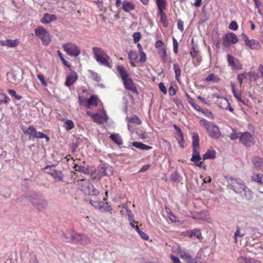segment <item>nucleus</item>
<instances>
[{"instance_id": "423d86ee", "label": "nucleus", "mask_w": 263, "mask_h": 263, "mask_svg": "<svg viewBox=\"0 0 263 263\" xmlns=\"http://www.w3.org/2000/svg\"><path fill=\"white\" fill-rule=\"evenodd\" d=\"M199 124L206 129L210 137L215 139L220 137V132L217 125L204 119L200 120Z\"/></svg>"}, {"instance_id": "412c9836", "label": "nucleus", "mask_w": 263, "mask_h": 263, "mask_svg": "<svg viewBox=\"0 0 263 263\" xmlns=\"http://www.w3.org/2000/svg\"><path fill=\"white\" fill-rule=\"evenodd\" d=\"M240 194L243 198L247 200H251L253 197V194L252 192L246 186L243 189L242 193Z\"/></svg>"}, {"instance_id": "de8ad7c7", "label": "nucleus", "mask_w": 263, "mask_h": 263, "mask_svg": "<svg viewBox=\"0 0 263 263\" xmlns=\"http://www.w3.org/2000/svg\"><path fill=\"white\" fill-rule=\"evenodd\" d=\"M9 100V98L5 94L0 92V104H7Z\"/></svg>"}, {"instance_id": "6e6552de", "label": "nucleus", "mask_w": 263, "mask_h": 263, "mask_svg": "<svg viewBox=\"0 0 263 263\" xmlns=\"http://www.w3.org/2000/svg\"><path fill=\"white\" fill-rule=\"evenodd\" d=\"M230 188L237 194H241L243 189L246 185L239 178H235L232 177H225Z\"/></svg>"}, {"instance_id": "20e7f679", "label": "nucleus", "mask_w": 263, "mask_h": 263, "mask_svg": "<svg viewBox=\"0 0 263 263\" xmlns=\"http://www.w3.org/2000/svg\"><path fill=\"white\" fill-rule=\"evenodd\" d=\"M26 198L39 211L44 210L47 206V200L39 193H32Z\"/></svg>"}, {"instance_id": "7ed1b4c3", "label": "nucleus", "mask_w": 263, "mask_h": 263, "mask_svg": "<svg viewBox=\"0 0 263 263\" xmlns=\"http://www.w3.org/2000/svg\"><path fill=\"white\" fill-rule=\"evenodd\" d=\"M62 239L64 242L82 245H86L90 242V239L87 236L78 233L72 230L63 233L62 235Z\"/></svg>"}, {"instance_id": "4be33fe9", "label": "nucleus", "mask_w": 263, "mask_h": 263, "mask_svg": "<svg viewBox=\"0 0 263 263\" xmlns=\"http://www.w3.org/2000/svg\"><path fill=\"white\" fill-rule=\"evenodd\" d=\"M122 9L125 12H128L135 9V5L132 2L124 1L122 3Z\"/></svg>"}, {"instance_id": "1a4fd4ad", "label": "nucleus", "mask_w": 263, "mask_h": 263, "mask_svg": "<svg viewBox=\"0 0 263 263\" xmlns=\"http://www.w3.org/2000/svg\"><path fill=\"white\" fill-rule=\"evenodd\" d=\"M193 154L191 160L195 163L198 162L201 159L199 152V137L197 133L194 134L192 136Z\"/></svg>"}, {"instance_id": "2f4dec72", "label": "nucleus", "mask_w": 263, "mask_h": 263, "mask_svg": "<svg viewBox=\"0 0 263 263\" xmlns=\"http://www.w3.org/2000/svg\"><path fill=\"white\" fill-rule=\"evenodd\" d=\"M239 263H260L259 261L254 258H247L240 256L238 258Z\"/></svg>"}, {"instance_id": "393cba45", "label": "nucleus", "mask_w": 263, "mask_h": 263, "mask_svg": "<svg viewBox=\"0 0 263 263\" xmlns=\"http://www.w3.org/2000/svg\"><path fill=\"white\" fill-rule=\"evenodd\" d=\"M247 46L250 49L255 50H259L261 47L259 42L254 39L251 40Z\"/></svg>"}, {"instance_id": "4c0bfd02", "label": "nucleus", "mask_w": 263, "mask_h": 263, "mask_svg": "<svg viewBox=\"0 0 263 263\" xmlns=\"http://www.w3.org/2000/svg\"><path fill=\"white\" fill-rule=\"evenodd\" d=\"M103 173L106 176H111L114 172V169L111 165H103L102 167Z\"/></svg>"}, {"instance_id": "8fccbe9b", "label": "nucleus", "mask_w": 263, "mask_h": 263, "mask_svg": "<svg viewBox=\"0 0 263 263\" xmlns=\"http://www.w3.org/2000/svg\"><path fill=\"white\" fill-rule=\"evenodd\" d=\"M65 124L66 126V129L67 130L72 129L74 126L73 121L71 120H66L65 122Z\"/></svg>"}, {"instance_id": "6ab92c4d", "label": "nucleus", "mask_w": 263, "mask_h": 263, "mask_svg": "<svg viewBox=\"0 0 263 263\" xmlns=\"http://www.w3.org/2000/svg\"><path fill=\"white\" fill-rule=\"evenodd\" d=\"M165 9L158 10V14L160 16V22L162 24L163 26L166 28L168 26V21L167 15L164 12Z\"/></svg>"}, {"instance_id": "0e129e2a", "label": "nucleus", "mask_w": 263, "mask_h": 263, "mask_svg": "<svg viewBox=\"0 0 263 263\" xmlns=\"http://www.w3.org/2000/svg\"><path fill=\"white\" fill-rule=\"evenodd\" d=\"M229 29L232 30H236L238 29V25L236 21H232L230 25Z\"/></svg>"}, {"instance_id": "dca6fc26", "label": "nucleus", "mask_w": 263, "mask_h": 263, "mask_svg": "<svg viewBox=\"0 0 263 263\" xmlns=\"http://www.w3.org/2000/svg\"><path fill=\"white\" fill-rule=\"evenodd\" d=\"M77 185L78 188L82 191L84 193H87V187L90 185V182L89 181L86 179H81L78 180L77 182Z\"/></svg>"}, {"instance_id": "2eb2a0df", "label": "nucleus", "mask_w": 263, "mask_h": 263, "mask_svg": "<svg viewBox=\"0 0 263 263\" xmlns=\"http://www.w3.org/2000/svg\"><path fill=\"white\" fill-rule=\"evenodd\" d=\"M253 137L249 132H245L241 134L239 137V141L246 146H250L253 143Z\"/></svg>"}, {"instance_id": "aec40b11", "label": "nucleus", "mask_w": 263, "mask_h": 263, "mask_svg": "<svg viewBox=\"0 0 263 263\" xmlns=\"http://www.w3.org/2000/svg\"><path fill=\"white\" fill-rule=\"evenodd\" d=\"M92 120L96 123L102 124L104 122H107V117L106 114H105L104 116H102L98 113H96L95 115H92Z\"/></svg>"}, {"instance_id": "a18cd8bd", "label": "nucleus", "mask_w": 263, "mask_h": 263, "mask_svg": "<svg viewBox=\"0 0 263 263\" xmlns=\"http://www.w3.org/2000/svg\"><path fill=\"white\" fill-rule=\"evenodd\" d=\"M34 138L45 139L47 142L49 141V138L41 132H36Z\"/></svg>"}, {"instance_id": "c85d7f7f", "label": "nucleus", "mask_w": 263, "mask_h": 263, "mask_svg": "<svg viewBox=\"0 0 263 263\" xmlns=\"http://www.w3.org/2000/svg\"><path fill=\"white\" fill-rule=\"evenodd\" d=\"M109 138L118 145H121L123 144L122 139L118 134H112L110 135Z\"/></svg>"}, {"instance_id": "c756f323", "label": "nucleus", "mask_w": 263, "mask_h": 263, "mask_svg": "<svg viewBox=\"0 0 263 263\" xmlns=\"http://www.w3.org/2000/svg\"><path fill=\"white\" fill-rule=\"evenodd\" d=\"M216 152L214 149L208 150L203 155V159H213L216 157Z\"/></svg>"}, {"instance_id": "f257e3e1", "label": "nucleus", "mask_w": 263, "mask_h": 263, "mask_svg": "<svg viewBox=\"0 0 263 263\" xmlns=\"http://www.w3.org/2000/svg\"><path fill=\"white\" fill-rule=\"evenodd\" d=\"M116 74L122 80L124 88L134 94H138L136 84L132 79L127 69L121 64H117L116 66Z\"/></svg>"}, {"instance_id": "c03bdc74", "label": "nucleus", "mask_w": 263, "mask_h": 263, "mask_svg": "<svg viewBox=\"0 0 263 263\" xmlns=\"http://www.w3.org/2000/svg\"><path fill=\"white\" fill-rule=\"evenodd\" d=\"M158 53L161 58L162 60L165 62L166 59V51L165 47L159 49L158 51Z\"/></svg>"}, {"instance_id": "bb28decb", "label": "nucleus", "mask_w": 263, "mask_h": 263, "mask_svg": "<svg viewBox=\"0 0 263 263\" xmlns=\"http://www.w3.org/2000/svg\"><path fill=\"white\" fill-rule=\"evenodd\" d=\"M231 85L234 96L236 98V99L238 102H240L243 104H245V102H243L241 98V93L240 91H236L235 85L233 83H231Z\"/></svg>"}, {"instance_id": "69168bd1", "label": "nucleus", "mask_w": 263, "mask_h": 263, "mask_svg": "<svg viewBox=\"0 0 263 263\" xmlns=\"http://www.w3.org/2000/svg\"><path fill=\"white\" fill-rule=\"evenodd\" d=\"M159 88L163 94L165 95L166 93L167 89L163 83L160 82L159 84Z\"/></svg>"}, {"instance_id": "f3484780", "label": "nucleus", "mask_w": 263, "mask_h": 263, "mask_svg": "<svg viewBox=\"0 0 263 263\" xmlns=\"http://www.w3.org/2000/svg\"><path fill=\"white\" fill-rule=\"evenodd\" d=\"M57 19V17L55 15L46 13L41 18L40 21L42 24H47L55 21Z\"/></svg>"}, {"instance_id": "9d476101", "label": "nucleus", "mask_w": 263, "mask_h": 263, "mask_svg": "<svg viewBox=\"0 0 263 263\" xmlns=\"http://www.w3.org/2000/svg\"><path fill=\"white\" fill-rule=\"evenodd\" d=\"M45 173L50 174L56 181H61L63 179V174L61 171L57 170L55 165H46L43 168Z\"/></svg>"}, {"instance_id": "c9c22d12", "label": "nucleus", "mask_w": 263, "mask_h": 263, "mask_svg": "<svg viewBox=\"0 0 263 263\" xmlns=\"http://www.w3.org/2000/svg\"><path fill=\"white\" fill-rule=\"evenodd\" d=\"M158 10L166 9L167 3L166 0H155Z\"/></svg>"}, {"instance_id": "9b49d317", "label": "nucleus", "mask_w": 263, "mask_h": 263, "mask_svg": "<svg viewBox=\"0 0 263 263\" xmlns=\"http://www.w3.org/2000/svg\"><path fill=\"white\" fill-rule=\"evenodd\" d=\"M62 47L63 50L71 56L77 57L80 53V49L75 44L69 42L64 44Z\"/></svg>"}, {"instance_id": "a211bd4d", "label": "nucleus", "mask_w": 263, "mask_h": 263, "mask_svg": "<svg viewBox=\"0 0 263 263\" xmlns=\"http://www.w3.org/2000/svg\"><path fill=\"white\" fill-rule=\"evenodd\" d=\"M22 130L25 135L28 136L29 139L34 138L36 130L33 126H30L27 128L23 127Z\"/></svg>"}, {"instance_id": "72a5a7b5", "label": "nucleus", "mask_w": 263, "mask_h": 263, "mask_svg": "<svg viewBox=\"0 0 263 263\" xmlns=\"http://www.w3.org/2000/svg\"><path fill=\"white\" fill-rule=\"evenodd\" d=\"M252 180L260 184H263V175L261 174H253L251 177Z\"/></svg>"}, {"instance_id": "473e14b6", "label": "nucleus", "mask_w": 263, "mask_h": 263, "mask_svg": "<svg viewBox=\"0 0 263 263\" xmlns=\"http://www.w3.org/2000/svg\"><path fill=\"white\" fill-rule=\"evenodd\" d=\"M78 79V76L77 74H74L73 75L68 76L65 82V85L67 86H70L77 81Z\"/></svg>"}, {"instance_id": "f8f14e48", "label": "nucleus", "mask_w": 263, "mask_h": 263, "mask_svg": "<svg viewBox=\"0 0 263 263\" xmlns=\"http://www.w3.org/2000/svg\"><path fill=\"white\" fill-rule=\"evenodd\" d=\"M238 42L237 35L233 32L226 33L222 37V45L225 47H229L231 44H236Z\"/></svg>"}, {"instance_id": "338daca9", "label": "nucleus", "mask_w": 263, "mask_h": 263, "mask_svg": "<svg viewBox=\"0 0 263 263\" xmlns=\"http://www.w3.org/2000/svg\"><path fill=\"white\" fill-rule=\"evenodd\" d=\"M137 233L139 234L140 237L143 239H144V240H147L148 239V235L146 233H145L144 232L142 231L141 230H140Z\"/></svg>"}, {"instance_id": "37998d69", "label": "nucleus", "mask_w": 263, "mask_h": 263, "mask_svg": "<svg viewBox=\"0 0 263 263\" xmlns=\"http://www.w3.org/2000/svg\"><path fill=\"white\" fill-rule=\"evenodd\" d=\"M205 81L207 82L213 81L218 82L220 81V79L214 73H211L206 77Z\"/></svg>"}, {"instance_id": "b1692460", "label": "nucleus", "mask_w": 263, "mask_h": 263, "mask_svg": "<svg viewBox=\"0 0 263 263\" xmlns=\"http://www.w3.org/2000/svg\"><path fill=\"white\" fill-rule=\"evenodd\" d=\"M138 58V53L136 51L131 50L128 55V58L130 61L132 66H135V63L137 62V60Z\"/></svg>"}, {"instance_id": "864d4df0", "label": "nucleus", "mask_w": 263, "mask_h": 263, "mask_svg": "<svg viewBox=\"0 0 263 263\" xmlns=\"http://www.w3.org/2000/svg\"><path fill=\"white\" fill-rule=\"evenodd\" d=\"M252 162L253 164H259L263 163V159L258 156H254L252 159Z\"/></svg>"}, {"instance_id": "5fc2aeb1", "label": "nucleus", "mask_w": 263, "mask_h": 263, "mask_svg": "<svg viewBox=\"0 0 263 263\" xmlns=\"http://www.w3.org/2000/svg\"><path fill=\"white\" fill-rule=\"evenodd\" d=\"M90 203L95 208L99 209V210L101 209V206L102 203V201H93L91 200H90Z\"/></svg>"}, {"instance_id": "0eeeda50", "label": "nucleus", "mask_w": 263, "mask_h": 263, "mask_svg": "<svg viewBox=\"0 0 263 263\" xmlns=\"http://www.w3.org/2000/svg\"><path fill=\"white\" fill-rule=\"evenodd\" d=\"M35 37L40 40L44 46L48 45L51 41V36L49 31L42 26H37L34 30Z\"/></svg>"}, {"instance_id": "a19ab883", "label": "nucleus", "mask_w": 263, "mask_h": 263, "mask_svg": "<svg viewBox=\"0 0 263 263\" xmlns=\"http://www.w3.org/2000/svg\"><path fill=\"white\" fill-rule=\"evenodd\" d=\"M174 69L175 73V77L177 81H179L181 76V70L179 64L175 63L174 64Z\"/></svg>"}, {"instance_id": "79ce46f5", "label": "nucleus", "mask_w": 263, "mask_h": 263, "mask_svg": "<svg viewBox=\"0 0 263 263\" xmlns=\"http://www.w3.org/2000/svg\"><path fill=\"white\" fill-rule=\"evenodd\" d=\"M245 74L250 77L249 79L250 81H256L259 79V73H256L254 71H249L245 73Z\"/></svg>"}, {"instance_id": "4d7b16f0", "label": "nucleus", "mask_w": 263, "mask_h": 263, "mask_svg": "<svg viewBox=\"0 0 263 263\" xmlns=\"http://www.w3.org/2000/svg\"><path fill=\"white\" fill-rule=\"evenodd\" d=\"M37 77L38 79L40 81L42 84L44 86H46L47 85V82L45 81V79L44 76L42 74H38L37 75Z\"/></svg>"}, {"instance_id": "cd10ccee", "label": "nucleus", "mask_w": 263, "mask_h": 263, "mask_svg": "<svg viewBox=\"0 0 263 263\" xmlns=\"http://www.w3.org/2000/svg\"><path fill=\"white\" fill-rule=\"evenodd\" d=\"M190 54L192 58H197V61L199 64L201 61V58L198 57L199 54V50L197 49V47L195 45H193L190 51Z\"/></svg>"}, {"instance_id": "a878e982", "label": "nucleus", "mask_w": 263, "mask_h": 263, "mask_svg": "<svg viewBox=\"0 0 263 263\" xmlns=\"http://www.w3.org/2000/svg\"><path fill=\"white\" fill-rule=\"evenodd\" d=\"M99 99L97 96H91L87 100V105L90 107L91 106H97Z\"/></svg>"}, {"instance_id": "7c9ffc66", "label": "nucleus", "mask_w": 263, "mask_h": 263, "mask_svg": "<svg viewBox=\"0 0 263 263\" xmlns=\"http://www.w3.org/2000/svg\"><path fill=\"white\" fill-rule=\"evenodd\" d=\"M87 193H84L86 195L90 196H96L100 194V192L98 190L94 187V186L90 183V185L87 187Z\"/></svg>"}, {"instance_id": "603ef678", "label": "nucleus", "mask_w": 263, "mask_h": 263, "mask_svg": "<svg viewBox=\"0 0 263 263\" xmlns=\"http://www.w3.org/2000/svg\"><path fill=\"white\" fill-rule=\"evenodd\" d=\"M129 121L131 123H136L138 125H140L142 123L141 120L137 116H133L132 117L130 118Z\"/></svg>"}, {"instance_id": "774afa93", "label": "nucleus", "mask_w": 263, "mask_h": 263, "mask_svg": "<svg viewBox=\"0 0 263 263\" xmlns=\"http://www.w3.org/2000/svg\"><path fill=\"white\" fill-rule=\"evenodd\" d=\"M170 258L174 263H182L181 262L178 257L173 255H170Z\"/></svg>"}, {"instance_id": "680f3d73", "label": "nucleus", "mask_w": 263, "mask_h": 263, "mask_svg": "<svg viewBox=\"0 0 263 263\" xmlns=\"http://www.w3.org/2000/svg\"><path fill=\"white\" fill-rule=\"evenodd\" d=\"M140 55V58L139 60V62L143 63L146 61V54L144 52V51L139 52Z\"/></svg>"}, {"instance_id": "3c124183", "label": "nucleus", "mask_w": 263, "mask_h": 263, "mask_svg": "<svg viewBox=\"0 0 263 263\" xmlns=\"http://www.w3.org/2000/svg\"><path fill=\"white\" fill-rule=\"evenodd\" d=\"M101 209H100L101 211H111L112 209L111 206L108 204L107 202H102L101 204Z\"/></svg>"}, {"instance_id": "58836bf2", "label": "nucleus", "mask_w": 263, "mask_h": 263, "mask_svg": "<svg viewBox=\"0 0 263 263\" xmlns=\"http://www.w3.org/2000/svg\"><path fill=\"white\" fill-rule=\"evenodd\" d=\"M189 234L190 236H195L199 239L202 238L201 231L199 229H195L192 230L189 232Z\"/></svg>"}, {"instance_id": "6e6d98bb", "label": "nucleus", "mask_w": 263, "mask_h": 263, "mask_svg": "<svg viewBox=\"0 0 263 263\" xmlns=\"http://www.w3.org/2000/svg\"><path fill=\"white\" fill-rule=\"evenodd\" d=\"M133 41L134 43H138L141 38V33L139 32H134L133 35Z\"/></svg>"}, {"instance_id": "ddd939ff", "label": "nucleus", "mask_w": 263, "mask_h": 263, "mask_svg": "<svg viewBox=\"0 0 263 263\" xmlns=\"http://www.w3.org/2000/svg\"><path fill=\"white\" fill-rule=\"evenodd\" d=\"M216 103L221 108L229 110L231 112H234V108L231 106L228 99L223 97H218Z\"/></svg>"}, {"instance_id": "5701e85b", "label": "nucleus", "mask_w": 263, "mask_h": 263, "mask_svg": "<svg viewBox=\"0 0 263 263\" xmlns=\"http://www.w3.org/2000/svg\"><path fill=\"white\" fill-rule=\"evenodd\" d=\"M18 41L17 39L12 40L10 39H6V40L1 41L0 44L2 46L14 47L18 45Z\"/></svg>"}, {"instance_id": "052dcab7", "label": "nucleus", "mask_w": 263, "mask_h": 263, "mask_svg": "<svg viewBox=\"0 0 263 263\" xmlns=\"http://www.w3.org/2000/svg\"><path fill=\"white\" fill-rule=\"evenodd\" d=\"M239 134L237 133L235 130H234L229 136L230 138L233 140L237 139L238 138H239Z\"/></svg>"}, {"instance_id": "e2e57ef3", "label": "nucleus", "mask_w": 263, "mask_h": 263, "mask_svg": "<svg viewBox=\"0 0 263 263\" xmlns=\"http://www.w3.org/2000/svg\"><path fill=\"white\" fill-rule=\"evenodd\" d=\"M126 214L128 217V220L130 222L134 221V215L132 213V211L129 209H126Z\"/></svg>"}, {"instance_id": "e433bc0d", "label": "nucleus", "mask_w": 263, "mask_h": 263, "mask_svg": "<svg viewBox=\"0 0 263 263\" xmlns=\"http://www.w3.org/2000/svg\"><path fill=\"white\" fill-rule=\"evenodd\" d=\"M171 180L173 182L179 183L182 180V177L176 171L174 173L172 174Z\"/></svg>"}, {"instance_id": "49530a36", "label": "nucleus", "mask_w": 263, "mask_h": 263, "mask_svg": "<svg viewBox=\"0 0 263 263\" xmlns=\"http://www.w3.org/2000/svg\"><path fill=\"white\" fill-rule=\"evenodd\" d=\"M7 91L10 96L14 97L16 100H20L22 98V97L17 95L16 91L13 89H8Z\"/></svg>"}, {"instance_id": "4468645a", "label": "nucleus", "mask_w": 263, "mask_h": 263, "mask_svg": "<svg viewBox=\"0 0 263 263\" xmlns=\"http://www.w3.org/2000/svg\"><path fill=\"white\" fill-rule=\"evenodd\" d=\"M227 61L229 65L231 66L232 69L240 70L242 69V65L239 61L233 56L228 54L227 55Z\"/></svg>"}, {"instance_id": "f704fd0d", "label": "nucleus", "mask_w": 263, "mask_h": 263, "mask_svg": "<svg viewBox=\"0 0 263 263\" xmlns=\"http://www.w3.org/2000/svg\"><path fill=\"white\" fill-rule=\"evenodd\" d=\"M132 145L136 148L141 149L148 150L152 148L151 146L144 144L141 142H134L132 143Z\"/></svg>"}, {"instance_id": "09e8293b", "label": "nucleus", "mask_w": 263, "mask_h": 263, "mask_svg": "<svg viewBox=\"0 0 263 263\" xmlns=\"http://www.w3.org/2000/svg\"><path fill=\"white\" fill-rule=\"evenodd\" d=\"M236 229H237L236 231L235 232L234 235V238L235 239V241H236L237 238L238 237H242L245 235V233L240 232V228L239 227L237 226Z\"/></svg>"}, {"instance_id": "ea45409f", "label": "nucleus", "mask_w": 263, "mask_h": 263, "mask_svg": "<svg viewBox=\"0 0 263 263\" xmlns=\"http://www.w3.org/2000/svg\"><path fill=\"white\" fill-rule=\"evenodd\" d=\"M74 168L76 171L82 172L84 174H89L90 173L89 169L84 165H74Z\"/></svg>"}, {"instance_id": "f03ea898", "label": "nucleus", "mask_w": 263, "mask_h": 263, "mask_svg": "<svg viewBox=\"0 0 263 263\" xmlns=\"http://www.w3.org/2000/svg\"><path fill=\"white\" fill-rule=\"evenodd\" d=\"M116 74L122 80L124 88L134 94H138L136 84L132 79L127 69L121 64H117L116 66Z\"/></svg>"}, {"instance_id": "39448f33", "label": "nucleus", "mask_w": 263, "mask_h": 263, "mask_svg": "<svg viewBox=\"0 0 263 263\" xmlns=\"http://www.w3.org/2000/svg\"><path fill=\"white\" fill-rule=\"evenodd\" d=\"M92 52L94 54V58L97 62L101 65L110 67L111 59L102 48L93 47L92 48Z\"/></svg>"}, {"instance_id": "bf43d9fd", "label": "nucleus", "mask_w": 263, "mask_h": 263, "mask_svg": "<svg viewBox=\"0 0 263 263\" xmlns=\"http://www.w3.org/2000/svg\"><path fill=\"white\" fill-rule=\"evenodd\" d=\"M173 51L175 53H177L178 52V43L176 39L173 37Z\"/></svg>"}, {"instance_id": "13d9d810", "label": "nucleus", "mask_w": 263, "mask_h": 263, "mask_svg": "<svg viewBox=\"0 0 263 263\" xmlns=\"http://www.w3.org/2000/svg\"><path fill=\"white\" fill-rule=\"evenodd\" d=\"M180 256L181 258L184 259L191 260V255H190L189 253L184 251L180 252Z\"/></svg>"}]
</instances>
